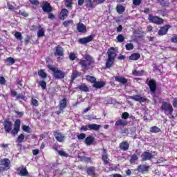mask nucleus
Listing matches in <instances>:
<instances>
[{
  "label": "nucleus",
  "mask_w": 177,
  "mask_h": 177,
  "mask_svg": "<svg viewBox=\"0 0 177 177\" xmlns=\"http://www.w3.org/2000/svg\"><path fill=\"white\" fill-rule=\"evenodd\" d=\"M21 124V121L19 119H17L14 123V129L13 124L10 120L6 119L4 121L3 126H4V131L6 133H11L14 136L19 133L20 131V125Z\"/></svg>",
  "instance_id": "1"
},
{
  "label": "nucleus",
  "mask_w": 177,
  "mask_h": 177,
  "mask_svg": "<svg viewBox=\"0 0 177 177\" xmlns=\"http://www.w3.org/2000/svg\"><path fill=\"white\" fill-rule=\"evenodd\" d=\"M115 48L114 47H111L108 50V58L105 64L106 68H111V66L114 65V62H115V56H117V54H115Z\"/></svg>",
  "instance_id": "2"
},
{
  "label": "nucleus",
  "mask_w": 177,
  "mask_h": 177,
  "mask_svg": "<svg viewBox=\"0 0 177 177\" xmlns=\"http://www.w3.org/2000/svg\"><path fill=\"white\" fill-rule=\"evenodd\" d=\"M79 64L82 70H89L92 64H95V60L92 56L87 55L85 57V59H80Z\"/></svg>",
  "instance_id": "3"
},
{
  "label": "nucleus",
  "mask_w": 177,
  "mask_h": 177,
  "mask_svg": "<svg viewBox=\"0 0 177 177\" xmlns=\"http://www.w3.org/2000/svg\"><path fill=\"white\" fill-rule=\"evenodd\" d=\"M47 68L52 71L53 77H54L55 80H63L64 77H66V73L64 72L53 65L48 64L47 65Z\"/></svg>",
  "instance_id": "4"
},
{
  "label": "nucleus",
  "mask_w": 177,
  "mask_h": 177,
  "mask_svg": "<svg viewBox=\"0 0 177 177\" xmlns=\"http://www.w3.org/2000/svg\"><path fill=\"white\" fill-rule=\"evenodd\" d=\"M160 110L161 111H163L166 115H172V113H174V107H172V104L165 101L162 102Z\"/></svg>",
  "instance_id": "5"
},
{
  "label": "nucleus",
  "mask_w": 177,
  "mask_h": 177,
  "mask_svg": "<svg viewBox=\"0 0 177 177\" xmlns=\"http://www.w3.org/2000/svg\"><path fill=\"white\" fill-rule=\"evenodd\" d=\"M148 20L149 23L156 24V26H162L164 24V19L157 15H153L152 14H149Z\"/></svg>",
  "instance_id": "6"
},
{
  "label": "nucleus",
  "mask_w": 177,
  "mask_h": 177,
  "mask_svg": "<svg viewBox=\"0 0 177 177\" xmlns=\"http://www.w3.org/2000/svg\"><path fill=\"white\" fill-rule=\"evenodd\" d=\"M102 126L97 124H90L86 125H83L80 127V131L86 132V131H99Z\"/></svg>",
  "instance_id": "7"
},
{
  "label": "nucleus",
  "mask_w": 177,
  "mask_h": 177,
  "mask_svg": "<svg viewBox=\"0 0 177 177\" xmlns=\"http://www.w3.org/2000/svg\"><path fill=\"white\" fill-rule=\"evenodd\" d=\"M0 172H5V171H8L10 169V160L9 158H3L0 161Z\"/></svg>",
  "instance_id": "8"
},
{
  "label": "nucleus",
  "mask_w": 177,
  "mask_h": 177,
  "mask_svg": "<svg viewBox=\"0 0 177 177\" xmlns=\"http://www.w3.org/2000/svg\"><path fill=\"white\" fill-rule=\"evenodd\" d=\"M54 55L55 56H57V62L63 60V59H64V48L60 46H56Z\"/></svg>",
  "instance_id": "9"
},
{
  "label": "nucleus",
  "mask_w": 177,
  "mask_h": 177,
  "mask_svg": "<svg viewBox=\"0 0 177 177\" xmlns=\"http://www.w3.org/2000/svg\"><path fill=\"white\" fill-rule=\"evenodd\" d=\"M145 84L147 85H148L151 93H156V91H157V82H156V80L154 79H151V80H149L147 79Z\"/></svg>",
  "instance_id": "10"
},
{
  "label": "nucleus",
  "mask_w": 177,
  "mask_h": 177,
  "mask_svg": "<svg viewBox=\"0 0 177 177\" xmlns=\"http://www.w3.org/2000/svg\"><path fill=\"white\" fill-rule=\"evenodd\" d=\"M10 96L12 97H15V100H24V102H27V98L26 97V95L24 94H17V91H16L14 89H10Z\"/></svg>",
  "instance_id": "11"
},
{
  "label": "nucleus",
  "mask_w": 177,
  "mask_h": 177,
  "mask_svg": "<svg viewBox=\"0 0 177 177\" xmlns=\"http://www.w3.org/2000/svg\"><path fill=\"white\" fill-rule=\"evenodd\" d=\"M171 27H172V26L169 24H166V25L160 27V30L158 32V35H160V36L167 35V34H168V31H169V28H171Z\"/></svg>",
  "instance_id": "12"
},
{
  "label": "nucleus",
  "mask_w": 177,
  "mask_h": 177,
  "mask_svg": "<svg viewBox=\"0 0 177 177\" xmlns=\"http://www.w3.org/2000/svg\"><path fill=\"white\" fill-rule=\"evenodd\" d=\"M43 12L45 13H50L53 10V8L50 6V3L48 1H44L41 6Z\"/></svg>",
  "instance_id": "13"
},
{
  "label": "nucleus",
  "mask_w": 177,
  "mask_h": 177,
  "mask_svg": "<svg viewBox=\"0 0 177 177\" xmlns=\"http://www.w3.org/2000/svg\"><path fill=\"white\" fill-rule=\"evenodd\" d=\"M129 99H131V100H134L135 102H139V103H145V102H147V98L142 97L139 95L129 96Z\"/></svg>",
  "instance_id": "14"
},
{
  "label": "nucleus",
  "mask_w": 177,
  "mask_h": 177,
  "mask_svg": "<svg viewBox=\"0 0 177 177\" xmlns=\"http://www.w3.org/2000/svg\"><path fill=\"white\" fill-rule=\"evenodd\" d=\"M93 38H95V35H91L86 37L80 38L79 39V44L84 45L85 44L92 42V41H93Z\"/></svg>",
  "instance_id": "15"
},
{
  "label": "nucleus",
  "mask_w": 177,
  "mask_h": 177,
  "mask_svg": "<svg viewBox=\"0 0 177 177\" xmlns=\"http://www.w3.org/2000/svg\"><path fill=\"white\" fill-rule=\"evenodd\" d=\"M153 153L148 152V151H144L141 154V158L142 161H149L153 158Z\"/></svg>",
  "instance_id": "16"
},
{
  "label": "nucleus",
  "mask_w": 177,
  "mask_h": 177,
  "mask_svg": "<svg viewBox=\"0 0 177 177\" xmlns=\"http://www.w3.org/2000/svg\"><path fill=\"white\" fill-rule=\"evenodd\" d=\"M119 149H120L122 151H128V150H129V142L127 140L122 141L119 145Z\"/></svg>",
  "instance_id": "17"
},
{
  "label": "nucleus",
  "mask_w": 177,
  "mask_h": 177,
  "mask_svg": "<svg viewBox=\"0 0 177 177\" xmlns=\"http://www.w3.org/2000/svg\"><path fill=\"white\" fill-rule=\"evenodd\" d=\"M102 160L105 165L110 164V159L109 158V154H107V150L106 149H103L102 151Z\"/></svg>",
  "instance_id": "18"
},
{
  "label": "nucleus",
  "mask_w": 177,
  "mask_h": 177,
  "mask_svg": "<svg viewBox=\"0 0 177 177\" xmlns=\"http://www.w3.org/2000/svg\"><path fill=\"white\" fill-rule=\"evenodd\" d=\"M86 173L88 176L96 177V168L93 166H91L87 168Z\"/></svg>",
  "instance_id": "19"
},
{
  "label": "nucleus",
  "mask_w": 177,
  "mask_h": 177,
  "mask_svg": "<svg viewBox=\"0 0 177 177\" xmlns=\"http://www.w3.org/2000/svg\"><path fill=\"white\" fill-rule=\"evenodd\" d=\"M106 86V82L103 81H96L93 84V88H95V89H100L102 88H104V86Z\"/></svg>",
  "instance_id": "20"
},
{
  "label": "nucleus",
  "mask_w": 177,
  "mask_h": 177,
  "mask_svg": "<svg viewBox=\"0 0 177 177\" xmlns=\"http://www.w3.org/2000/svg\"><path fill=\"white\" fill-rule=\"evenodd\" d=\"M59 107L60 111H63L66 107H67V98L64 97L61 101H59Z\"/></svg>",
  "instance_id": "21"
},
{
  "label": "nucleus",
  "mask_w": 177,
  "mask_h": 177,
  "mask_svg": "<svg viewBox=\"0 0 177 177\" xmlns=\"http://www.w3.org/2000/svg\"><path fill=\"white\" fill-rule=\"evenodd\" d=\"M115 81H116L117 82H120V84H122V85H127V84H128V80L121 76L115 77Z\"/></svg>",
  "instance_id": "22"
},
{
  "label": "nucleus",
  "mask_w": 177,
  "mask_h": 177,
  "mask_svg": "<svg viewBox=\"0 0 177 177\" xmlns=\"http://www.w3.org/2000/svg\"><path fill=\"white\" fill-rule=\"evenodd\" d=\"M54 136L56 140L60 143L64 140V136H63L60 132L55 131Z\"/></svg>",
  "instance_id": "23"
},
{
  "label": "nucleus",
  "mask_w": 177,
  "mask_h": 177,
  "mask_svg": "<svg viewBox=\"0 0 177 177\" xmlns=\"http://www.w3.org/2000/svg\"><path fill=\"white\" fill-rule=\"evenodd\" d=\"M93 142H95V137L93 136H87L84 140V143L87 146H91V145H93Z\"/></svg>",
  "instance_id": "24"
},
{
  "label": "nucleus",
  "mask_w": 177,
  "mask_h": 177,
  "mask_svg": "<svg viewBox=\"0 0 177 177\" xmlns=\"http://www.w3.org/2000/svg\"><path fill=\"white\" fill-rule=\"evenodd\" d=\"M149 169H150V167L146 165H140L138 166V171L143 174V172H148Z\"/></svg>",
  "instance_id": "25"
},
{
  "label": "nucleus",
  "mask_w": 177,
  "mask_h": 177,
  "mask_svg": "<svg viewBox=\"0 0 177 177\" xmlns=\"http://www.w3.org/2000/svg\"><path fill=\"white\" fill-rule=\"evenodd\" d=\"M115 127H127L128 125V121L122 119H119L115 123Z\"/></svg>",
  "instance_id": "26"
},
{
  "label": "nucleus",
  "mask_w": 177,
  "mask_h": 177,
  "mask_svg": "<svg viewBox=\"0 0 177 177\" xmlns=\"http://www.w3.org/2000/svg\"><path fill=\"white\" fill-rule=\"evenodd\" d=\"M77 28L78 32H82L83 34H85L86 32V26L84 24L79 23L77 25Z\"/></svg>",
  "instance_id": "27"
},
{
  "label": "nucleus",
  "mask_w": 177,
  "mask_h": 177,
  "mask_svg": "<svg viewBox=\"0 0 177 177\" xmlns=\"http://www.w3.org/2000/svg\"><path fill=\"white\" fill-rule=\"evenodd\" d=\"M77 89H79L81 92H88L89 91V87L86 85V84L83 83L77 86Z\"/></svg>",
  "instance_id": "28"
},
{
  "label": "nucleus",
  "mask_w": 177,
  "mask_h": 177,
  "mask_svg": "<svg viewBox=\"0 0 177 177\" xmlns=\"http://www.w3.org/2000/svg\"><path fill=\"white\" fill-rule=\"evenodd\" d=\"M139 59H140V54L138 53H134L129 57V60H132L133 62L139 60Z\"/></svg>",
  "instance_id": "29"
},
{
  "label": "nucleus",
  "mask_w": 177,
  "mask_h": 177,
  "mask_svg": "<svg viewBox=\"0 0 177 177\" xmlns=\"http://www.w3.org/2000/svg\"><path fill=\"white\" fill-rule=\"evenodd\" d=\"M85 6L88 10H91V9H93V8H95V5L93 4V1H92V0H86Z\"/></svg>",
  "instance_id": "30"
},
{
  "label": "nucleus",
  "mask_w": 177,
  "mask_h": 177,
  "mask_svg": "<svg viewBox=\"0 0 177 177\" xmlns=\"http://www.w3.org/2000/svg\"><path fill=\"white\" fill-rule=\"evenodd\" d=\"M115 10L117 13L119 15H122V13L125 12V6L121 4L117 5Z\"/></svg>",
  "instance_id": "31"
},
{
  "label": "nucleus",
  "mask_w": 177,
  "mask_h": 177,
  "mask_svg": "<svg viewBox=\"0 0 177 177\" xmlns=\"http://www.w3.org/2000/svg\"><path fill=\"white\" fill-rule=\"evenodd\" d=\"M37 37L38 38H42V37H45V29L41 27V25H39V30L37 31Z\"/></svg>",
  "instance_id": "32"
},
{
  "label": "nucleus",
  "mask_w": 177,
  "mask_h": 177,
  "mask_svg": "<svg viewBox=\"0 0 177 177\" xmlns=\"http://www.w3.org/2000/svg\"><path fill=\"white\" fill-rule=\"evenodd\" d=\"M18 174L20 175V176H28V170H27V167H22Z\"/></svg>",
  "instance_id": "33"
},
{
  "label": "nucleus",
  "mask_w": 177,
  "mask_h": 177,
  "mask_svg": "<svg viewBox=\"0 0 177 177\" xmlns=\"http://www.w3.org/2000/svg\"><path fill=\"white\" fill-rule=\"evenodd\" d=\"M86 80L88 81V82H91V84H95L96 81V77L93 76H91L89 75H86L85 76Z\"/></svg>",
  "instance_id": "34"
},
{
  "label": "nucleus",
  "mask_w": 177,
  "mask_h": 177,
  "mask_svg": "<svg viewBox=\"0 0 177 177\" xmlns=\"http://www.w3.org/2000/svg\"><path fill=\"white\" fill-rule=\"evenodd\" d=\"M73 1L74 0H64V2H65L66 8H68V9H72Z\"/></svg>",
  "instance_id": "35"
},
{
  "label": "nucleus",
  "mask_w": 177,
  "mask_h": 177,
  "mask_svg": "<svg viewBox=\"0 0 177 177\" xmlns=\"http://www.w3.org/2000/svg\"><path fill=\"white\" fill-rule=\"evenodd\" d=\"M15 62V58L10 57L6 59V64L7 66H12Z\"/></svg>",
  "instance_id": "36"
},
{
  "label": "nucleus",
  "mask_w": 177,
  "mask_h": 177,
  "mask_svg": "<svg viewBox=\"0 0 177 177\" xmlns=\"http://www.w3.org/2000/svg\"><path fill=\"white\" fill-rule=\"evenodd\" d=\"M150 132H151V133H158V132H161V129L158 128L157 126H153L150 128Z\"/></svg>",
  "instance_id": "37"
},
{
  "label": "nucleus",
  "mask_w": 177,
  "mask_h": 177,
  "mask_svg": "<svg viewBox=\"0 0 177 177\" xmlns=\"http://www.w3.org/2000/svg\"><path fill=\"white\" fill-rule=\"evenodd\" d=\"M38 74L41 78L43 80H45V78H47L48 74L45 73V71L44 69H41L40 71H38Z\"/></svg>",
  "instance_id": "38"
},
{
  "label": "nucleus",
  "mask_w": 177,
  "mask_h": 177,
  "mask_svg": "<svg viewBox=\"0 0 177 177\" xmlns=\"http://www.w3.org/2000/svg\"><path fill=\"white\" fill-rule=\"evenodd\" d=\"M78 158H80V161H84V162H91L92 158H88L86 156H78Z\"/></svg>",
  "instance_id": "39"
},
{
  "label": "nucleus",
  "mask_w": 177,
  "mask_h": 177,
  "mask_svg": "<svg viewBox=\"0 0 177 177\" xmlns=\"http://www.w3.org/2000/svg\"><path fill=\"white\" fill-rule=\"evenodd\" d=\"M138 158H139L138 157L136 153H133L130 158V160H129L130 164H135V162H136V161H138Z\"/></svg>",
  "instance_id": "40"
},
{
  "label": "nucleus",
  "mask_w": 177,
  "mask_h": 177,
  "mask_svg": "<svg viewBox=\"0 0 177 177\" xmlns=\"http://www.w3.org/2000/svg\"><path fill=\"white\" fill-rule=\"evenodd\" d=\"M68 15V10L66 8H63L61 11L60 16L63 18V20H64V17H67Z\"/></svg>",
  "instance_id": "41"
},
{
  "label": "nucleus",
  "mask_w": 177,
  "mask_h": 177,
  "mask_svg": "<svg viewBox=\"0 0 177 177\" xmlns=\"http://www.w3.org/2000/svg\"><path fill=\"white\" fill-rule=\"evenodd\" d=\"M38 85L39 86H41L43 91H45V89H46V82H45V80H41L38 82Z\"/></svg>",
  "instance_id": "42"
},
{
  "label": "nucleus",
  "mask_w": 177,
  "mask_h": 177,
  "mask_svg": "<svg viewBox=\"0 0 177 177\" xmlns=\"http://www.w3.org/2000/svg\"><path fill=\"white\" fill-rule=\"evenodd\" d=\"M25 136L24 133H21L18 136L17 138V143H23V142L24 141L25 139Z\"/></svg>",
  "instance_id": "43"
},
{
  "label": "nucleus",
  "mask_w": 177,
  "mask_h": 177,
  "mask_svg": "<svg viewBox=\"0 0 177 177\" xmlns=\"http://www.w3.org/2000/svg\"><path fill=\"white\" fill-rule=\"evenodd\" d=\"M78 77H81V73H80L78 71L73 72V73L71 75V78H73V80H77V78H78Z\"/></svg>",
  "instance_id": "44"
},
{
  "label": "nucleus",
  "mask_w": 177,
  "mask_h": 177,
  "mask_svg": "<svg viewBox=\"0 0 177 177\" xmlns=\"http://www.w3.org/2000/svg\"><path fill=\"white\" fill-rule=\"evenodd\" d=\"M158 1L159 2H160V5L162 6H165V8H169V6L171 5L169 1H164V0H158Z\"/></svg>",
  "instance_id": "45"
},
{
  "label": "nucleus",
  "mask_w": 177,
  "mask_h": 177,
  "mask_svg": "<svg viewBox=\"0 0 177 177\" xmlns=\"http://www.w3.org/2000/svg\"><path fill=\"white\" fill-rule=\"evenodd\" d=\"M22 130L24 131V132H27V133H31V128H30L29 126L23 125Z\"/></svg>",
  "instance_id": "46"
},
{
  "label": "nucleus",
  "mask_w": 177,
  "mask_h": 177,
  "mask_svg": "<svg viewBox=\"0 0 177 177\" xmlns=\"http://www.w3.org/2000/svg\"><path fill=\"white\" fill-rule=\"evenodd\" d=\"M15 37L18 39V41H21L23 39V36L21 35V32H16L14 35Z\"/></svg>",
  "instance_id": "47"
},
{
  "label": "nucleus",
  "mask_w": 177,
  "mask_h": 177,
  "mask_svg": "<svg viewBox=\"0 0 177 177\" xmlns=\"http://www.w3.org/2000/svg\"><path fill=\"white\" fill-rule=\"evenodd\" d=\"M116 39L118 40V42H119L120 44L124 42V41L125 40V37H124V35H118Z\"/></svg>",
  "instance_id": "48"
},
{
  "label": "nucleus",
  "mask_w": 177,
  "mask_h": 177,
  "mask_svg": "<svg viewBox=\"0 0 177 177\" xmlns=\"http://www.w3.org/2000/svg\"><path fill=\"white\" fill-rule=\"evenodd\" d=\"M74 23V21L71 19L67 20V21H64L63 22V26H64V27H68V26H70V24H73Z\"/></svg>",
  "instance_id": "49"
},
{
  "label": "nucleus",
  "mask_w": 177,
  "mask_h": 177,
  "mask_svg": "<svg viewBox=\"0 0 177 177\" xmlns=\"http://www.w3.org/2000/svg\"><path fill=\"white\" fill-rule=\"evenodd\" d=\"M122 119L127 120L129 118V113L128 112H124L122 113Z\"/></svg>",
  "instance_id": "50"
},
{
  "label": "nucleus",
  "mask_w": 177,
  "mask_h": 177,
  "mask_svg": "<svg viewBox=\"0 0 177 177\" xmlns=\"http://www.w3.org/2000/svg\"><path fill=\"white\" fill-rule=\"evenodd\" d=\"M125 48L127 50H132V49H133L134 48L133 44H131V43L127 44L125 46Z\"/></svg>",
  "instance_id": "51"
},
{
  "label": "nucleus",
  "mask_w": 177,
  "mask_h": 177,
  "mask_svg": "<svg viewBox=\"0 0 177 177\" xmlns=\"http://www.w3.org/2000/svg\"><path fill=\"white\" fill-rule=\"evenodd\" d=\"M31 104H32V106H35V107H38V106H39L38 100L34 98H32L31 100Z\"/></svg>",
  "instance_id": "52"
},
{
  "label": "nucleus",
  "mask_w": 177,
  "mask_h": 177,
  "mask_svg": "<svg viewBox=\"0 0 177 177\" xmlns=\"http://www.w3.org/2000/svg\"><path fill=\"white\" fill-rule=\"evenodd\" d=\"M69 59L72 62H74V60H75V59H77V56L75 55V53H71L70 55H69Z\"/></svg>",
  "instance_id": "53"
},
{
  "label": "nucleus",
  "mask_w": 177,
  "mask_h": 177,
  "mask_svg": "<svg viewBox=\"0 0 177 177\" xmlns=\"http://www.w3.org/2000/svg\"><path fill=\"white\" fill-rule=\"evenodd\" d=\"M57 153L59 156H62V157H68V154L66 153L64 151H57Z\"/></svg>",
  "instance_id": "54"
},
{
  "label": "nucleus",
  "mask_w": 177,
  "mask_h": 177,
  "mask_svg": "<svg viewBox=\"0 0 177 177\" xmlns=\"http://www.w3.org/2000/svg\"><path fill=\"white\" fill-rule=\"evenodd\" d=\"M86 138V135L84 133H82L77 136V139L79 140H83V139H85Z\"/></svg>",
  "instance_id": "55"
},
{
  "label": "nucleus",
  "mask_w": 177,
  "mask_h": 177,
  "mask_svg": "<svg viewBox=\"0 0 177 177\" xmlns=\"http://www.w3.org/2000/svg\"><path fill=\"white\" fill-rule=\"evenodd\" d=\"M170 41L173 44H177V35H173V36L170 39Z\"/></svg>",
  "instance_id": "56"
},
{
  "label": "nucleus",
  "mask_w": 177,
  "mask_h": 177,
  "mask_svg": "<svg viewBox=\"0 0 177 177\" xmlns=\"http://www.w3.org/2000/svg\"><path fill=\"white\" fill-rule=\"evenodd\" d=\"M6 84V80L3 76H0V85H5Z\"/></svg>",
  "instance_id": "57"
},
{
  "label": "nucleus",
  "mask_w": 177,
  "mask_h": 177,
  "mask_svg": "<svg viewBox=\"0 0 177 177\" xmlns=\"http://www.w3.org/2000/svg\"><path fill=\"white\" fill-rule=\"evenodd\" d=\"M29 1L32 5H35V6H38V5H39L38 0H29Z\"/></svg>",
  "instance_id": "58"
},
{
  "label": "nucleus",
  "mask_w": 177,
  "mask_h": 177,
  "mask_svg": "<svg viewBox=\"0 0 177 177\" xmlns=\"http://www.w3.org/2000/svg\"><path fill=\"white\" fill-rule=\"evenodd\" d=\"M133 5H136V6H139L140 3H142V0H133Z\"/></svg>",
  "instance_id": "59"
},
{
  "label": "nucleus",
  "mask_w": 177,
  "mask_h": 177,
  "mask_svg": "<svg viewBox=\"0 0 177 177\" xmlns=\"http://www.w3.org/2000/svg\"><path fill=\"white\" fill-rule=\"evenodd\" d=\"M53 150H55V151H59V145L58 144H54L52 147Z\"/></svg>",
  "instance_id": "60"
},
{
  "label": "nucleus",
  "mask_w": 177,
  "mask_h": 177,
  "mask_svg": "<svg viewBox=\"0 0 177 177\" xmlns=\"http://www.w3.org/2000/svg\"><path fill=\"white\" fill-rule=\"evenodd\" d=\"M15 113L19 115V117H23L24 115V111H15Z\"/></svg>",
  "instance_id": "61"
},
{
  "label": "nucleus",
  "mask_w": 177,
  "mask_h": 177,
  "mask_svg": "<svg viewBox=\"0 0 177 177\" xmlns=\"http://www.w3.org/2000/svg\"><path fill=\"white\" fill-rule=\"evenodd\" d=\"M48 19H50V20H53V19H55V15L53 13L51 12H48Z\"/></svg>",
  "instance_id": "62"
},
{
  "label": "nucleus",
  "mask_w": 177,
  "mask_h": 177,
  "mask_svg": "<svg viewBox=\"0 0 177 177\" xmlns=\"http://www.w3.org/2000/svg\"><path fill=\"white\" fill-rule=\"evenodd\" d=\"M32 154L33 156H37V154H39V149H33Z\"/></svg>",
  "instance_id": "63"
},
{
  "label": "nucleus",
  "mask_w": 177,
  "mask_h": 177,
  "mask_svg": "<svg viewBox=\"0 0 177 177\" xmlns=\"http://www.w3.org/2000/svg\"><path fill=\"white\" fill-rule=\"evenodd\" d=\"M173 107H177V98H174L173 100Z\"/></svg>",
  "instance_id": "64"
}]
</instances>
